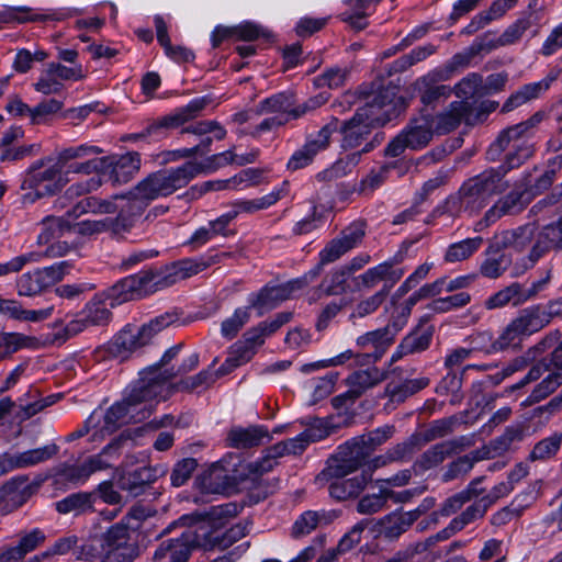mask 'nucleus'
Returning <instances> with one entry per match:
<instances>
[{
    "label": "nucleus",
    "instance_id": "1",
    "mask_svg": "<svg viewBox=\"0 0 562 562\" xmlns=\"http://www.w3.org/2000/svg\"><path fill=\"white\" fill-rule=\"evenodd\" d=\"M542 116L539 113L533 114L527 121L504 130L492 144L490 154L505 151L504 165L499 170H506V173L522 165L533 153L531 138L536 126L540 123Z\"/></svg>",
    "mask_w": 562,
    "mask_h": 562
},
{
    "label": "nucleus",
    "instance_id": "2",
    "mask_svg": "<svg viewBox=\"0 0 562 562\" xmlns=\"http://www.w3.org/2000/svg\"><path fill=\"white\" fill-rule=\"evenodd\" d=\"M168 378L158 372L157 368H149L140 373V378L131 386L125 400L143 420L147 418L156 403L167 400L172 393V385Z\"/></svg>",
    "mask_w": 562,
    "mask_h": 562
},
{
    "label": "nucleus",
    "instance_id": "3",
    "mask_svg": "<svg viewBox=\"0 0 562 562\" xmlns=\"http://www.w3.org/2000/svg\"><path fill=\"white\" fill-rule=\"evenodd\" d=\"M200 173H202V168L199 162L187 161L176 168L149 173L137 183V190L142 196L147 199L156 200L160 196H169L186 188Z\"/></svg>",
    "mask_w": 562,
    "mask_h": 562
},
{
    "label": "nucleus",
    "instance_id": "4",
    "mask_svg": "<svg viewBox=\"0 0 562 562\" xmlns=\"http://www.w3.org/2000/svg\"><path fill=\"white\" fill-rule=\"evenodd\" d=\"M541 378V382L535 386L528 397L530 403L540 402L562 384V347H558L551 353L550 364L542 361L533 364L521 380L506 387L504 394L509 395Z\"/></svg>",
    "mask_w": 562,
    "mask_h": 562
},
{
    "label": "nucleus",
    "instance_id": "5",
    "mask_svg": "<svg viewBox=\"0 0 562 562\" xmlns=\"http://www.w3.org/2000/svg\"><path fill=\"white\" fill-rule=\"evenodd\" d=\"M505 176L506 170L488 168L461 184V193L467 199L465 204L471 207V215L479 214L494 196L509 188Z\"/></svg>",
    "mask_w": 562,
    "mask_h": 562
},
{
    "label": "nucleus",
    "instance_id": "6",
    "mask_svg": "<svg viewBox=\"0 0 562 562\" xmlns=\"http://www.w3.org/2000/svg\"><path fill=\"white\" fill-rule=\"evenodd\" d=\"M370 457L369 450L360 443L359 438L353 437L337 448L325 469L315 477V482H322L326 476H348L363 470Z\"/></svg>",
    "mask_w": 562,
    "mask_h": 562
},
{
    "label": "nucleus",
    "instance_id": "7",
    "mask_svg": "<svg viewBox=\"0 0 562 562\" xmlns=\"http://www.w3.org/2000/svg\"><path fill=\"white\" fill-rule=\"evenodd\" d=\"M405 321H393L385 327L367 331L356 339L359 351L356 356L358 366H369L378 362L394 344L396 334Z\"/></svg>",
    "mask_w": 562,
    "mask_h": 562
},
{
    "label": "nucleus",
    "instance_id": "8",
    "mask_svg": "<svg viewBox=\"0 0 562 562\" xmlns=\"http://www.w3.org/2000/svg\"><path fill=\"white\" fill-rule=\"evenodd\" d=\"M99 541L104 550V562H134L140 554L139 546L124 522L109 527Z\"/></svg>",
    "mask_w": 562,
    "mask_h": 562
},
{
    "label": "nucleus",
    "instance_id": "9",
    "mask_svg": "<svg viewBox=\"0 0 562 562\" xmlns=\"http://www.w3.org/2000/svg\"><path fill=\"white\" fill-rule=\"evenodd\" d=\"M61 166L53 158L35 161L25 172L21 189L33 190L35 198L52 195L60 190Z\"/></svg>",
    "mask_w": 562,
    "mask_h": 562
},
{
    "label": "nucleus",
    "instance_id": "10",
    "mask_svg": "<svg viewBox=\"0 0 562 562\" xmlns=\"http://www.w3.org/2000/svg\"><path fill=\"white\" fill-rule=\"evenodd\" d=\"M435 135L430 114H422L411 120L409 124L393 138L385 147L389 157L400 156L405 148L422 149L426 147Z\"/></svg>",
    "mask_w": 562,
    "mask_h": 562
},
{
    "label": "nucleus",
    "instance_id": "11",
    "mask_svg": "<svg viewBox=\"0 0 562 562\" xmlns=\"http://www.w3.org/2000/svg\"><path fill=\"white\" fill-rule=\"evenodd\" d=\"M205 529H186L180 537L162 541L156 549L154 560L156 562H188L191 550L210 546Z\"/></svg>",
    "mask_w": 562,
    "mask_h": 562
},
{
    "label": "nucleus",
    "instance_id": "12",
    "mask_svg": "<svg viewBox=\"0 0 562 562\" xmlns=\"http://www.w3.org/2000/svg\"><path fill=\"white\" fill-rule=\"evenodd\" d=\"M389 378L387 370H381L378 367H370L366 370H357L348 375L346 385L348 390L335 396L331 404L335 408L339 409L353 404L360 396L368 390L374 387Z\"/></svg>",
    "mask_w": 562,
    "mask_h": 562
},
{
    "label": "nucleus",
    "instance_id": "13",
    "mask_svg": "<svg viewBox=\"0 0 562 562\" xmlns=\"http://www.w3.org/2000/svg\"><path fill=\"white\" fill-rule=\"evenodd\" d=\"M204 106L205 101L203 99H194L186 106L179 108L175 112L149 123L137 136L160 140L168 135L170 130L178 128L196 117Z\"/></svg>",
    "mask_w": 562,
    "mask_h": 562
},
{
    "label": "nucleus",
    "instance_id": "14",
    "mask_svg": "<svg viewBox=\"0 0 562 562\" xmlns=\"http://www.w3.org/2000/svg\"><path fill=\"white\" fill-rule=\"evenodd\" d=\"M398 86L382 87L361 109H370L368 114L378 119V125H384L406 106L404 98L398 95Z\"/></svg>",
    "mask_w": 562,
    "mask_h": 562
},
{
    "label": "nucleus",
    "instance_id": "15",
    "mask_svg": "<svg viewBox=\"0 0 562 562\" xmlns=\"http://www.w3.org/2000/svg\"><path fill=\"white\" fill-rule=\"evenodd\" d=\"M338 124L339 121L334 117L315 136L310 137L300 149L293 153L286 164L288 169L295 171L311 165L314 157L328 147L333 133L338 130Z\"/></svg>",
    "mask_w": 562,
    "mask_h": 562
},
{
    "label": "nucleus",
    "instance_id": "16",
    "mask_svg": "<svg viewBox=\"0 0 562 562\" xmlns=\"http://www.w3.org/2000/svg\"><path fill=\"white\" fill-rule=\"evenodd\" d=\"M366 235L364 222L357 221L344 228L340 234L329 240L319 251L322 263H331L340 259L345 254L356 248Z\"/></svg>",
    "mask_w": 562,
    "mask_h": 562
},
{
    "label": "nucleus",
    "instance_id": "17",
    "mask_svg": "<svg viewBox=\"0 0 562 562\" xmlns=\"http://www.w3.org/2000/svg\"><path fill=\"white\" fill-rule=\"evenodd\" d=\"M474 440L469 436H461L451 440L441 441L427 449L414 463V468L427 471L441 464L448 457L460 453L472 447Z\"/></svg>",
    "mask_w": 562,
    "mask_h": 562
},
{
    "label": "nucleus",
    "instance_id": "18",
    "mask_svg": "<svg viewBox=\"0 0 562 562\" xmlns=\"http://www.w3.org/2000/svg\"><path fill=\"white\" fill-rule=\"evenodd\" d=\"M370 109L359 108L355 115L342 123L340 133L342 135L341 147L352 149L360 146L370 136L372 128L379 126L378 119L370 116Z\"/></svg>",
    "mask_w": 562,
    "mask_h": 562
},
{
    "label": "nucleus",
    "instance_id": "19",
    "mask_svg": "<svg viewBox=\"0 0 562 562\" xmlns=\"http://www.w3.org/2000/svg\"><path fill=\"white\" fill-rule=\"evenodd\" d=\"M58 452V447L50 443L44 447L16 453L0 454V476L16 470L34 467L52 459Z\"/></svg>",
    "mask_w": 562,
    "mask_h": 562
},
{
    "label": "nucleus",
    "instance_id": "20",
    "mask_svg": "<svg viewBox=\"0 0 562 562\" xmlns=\"http://www.w3.org/2000/svg\"><path fill=\"white\" fill-rule=\"evenodd\" d=\"M145 283L143 273L139 271L117 281L111 288L102 292V296H104V300L109 301L111 307H114L122 303L147 296Z\"/></svg>",
    "mask_w": 562,
    "mask_h": 562
},
{
    "label": "nucleus",
    "instance_id": "21",
    "mask_svg": "<svg viewBox=\"0 0 562 562\" xmlns=\"http://www.w3.org/2000/svg\"><path fill=\"white\" fill-rule=\"evenodd\" d=\"M370 476L368 472H361L352 477L347 476H326L322 482H315L318 485L328 483L329 496L338 502L355 499L364 491Z\"/></svg>",
    "mask_w": 562,
    "mask_h": 562
},
{
    "label": "nucleus",
    "instance_id": "22",
    "mask_svg": "<svg viewBox=\"0 0 562 562\" xmlns=\"http://www.w3.org/2000/svg\"><path fill=\"white\" fill-rule=\"evenodd\" d=\"M426 512L427 507L422 506L408 512H392L379 520L380 535L389 541H395Z\"/></svg>",
    "mask_w": 562,
    "mask_h": 562
},
{
    "label": "nucleus",
    "instance_id": "23",
    "mask_svg": "<svg viewBox=\"0 0 562 562\" xmlns=\"http://www.w3.org/2000/svg\"><path fill=\"white\" fill-rule=\"evenodd\" d=\"M472 103L468 101H453L437 115H431V124L437 135L448 134L458 128L462 121L470 123Z\"/></svg>",
    "mask_w": 562,
    "mask_h": 562
},
{
    "label": "nucleus",
    "instance_id": "24",
    "mask_svg": "<svg viewBox=\"0 0 562 562\" xmlns=\"http://www.w3.org/2000/svg\"><path fill=\"white\" fill-rule=\"evenodd\" d=\"M167 473L165 465H144L123 473L117 484L121 490L127 491L132 496L142 494L147 485Z\"/></svg>",
    "mask_w": 562,
    "mask_h": 562
},
{
    "label": "nucleus",
    "instance_id": "25",
    "mask_svg": "<svg viewBox=\"0 0 562 562\" xmlns=\"http://www.w3.org/2000/svg\"><path fill=\"white\" fill-rule=\"evenodd\" d=\"M104 158L108 160L104 164V177H109L114 184L128 182L140 169V155L136 151Z\"/></svg>",
    "mask_w": 562,
    "mask_h": 562
},
{
    "label": "nucleus",
    "instance_id": "26",
    "mask_svg": "<svg viewBox=\"0 0 562 562\" xmlns=\"http://www.w3.org/2000/svg\"><path fill=\"white\" fill-rule=\"evenodd\" d=\"M446 80H448L447 75L434 69L415 81V89L419 93L424 105H435L440 100H446L451 95L452 88L440 85L441 81Z\"/></svg>",
    "mask_w": 562,
    "mask_h": 562
},
{
    "label": "nucleus",
    "instance_id": "27",
    "mask_svg": "<svg viewBox=\"0 0 562 562\" xmlns=\"http://www.w3.org/2000/svg\"><path fill=\"white\" fill-rule=\"evenodd\" d=\"M193 529H205L206 539L210 540V546H201L204 550H212L215 548L225 550L236 541L244 538L249 531L248 522H238L227 529L225 532H220L218 529L214 528L210 521H202L192 527Z\"/></svg>",
    "mask_w": 562,
    "mask_h": 562
},
{
    "label": "nucleus",
    "instance_id": "28",
    "mask_svg": "<svg viewBox=\"0 0 562 562\" xmlns=\"http://www.w3.org/2000/svg\"><path fill=\"white\" fill-rule=\"evenodd\" d=\"M529 203L527 192L524 190H513L503 198L498 199L484 214L483 221L486 225L495 223L505 215H515L520 213Z\"/></svg>",
    "mask_w": 562,
    "mask_h": 562
},
{
    "label": "nucleus",
    "instance_id": "29",
    "mask_svg": "<svg viewBox=\"0 0 562 562\" xmlns=\"http://www.w3.org/2000/svg\"><path fill=\"white\" fill-rule=\"evenodd\" d=\"M403 276V269L394 268L391 261H384L358 276L357 285L359 289H373L378 283L383 282V285H389L390 292Z\"/></svg>",
    "mask_w": 562,
    "mask_h": 562
},
{
    "label": "nucleus",
    "instance_id": "30",
    "mask_svg": "<svg viewBox=\"0 0 562 562\" xmlns=\"http://www.w3.org/2000/svg\"><path fill=\"white\" fill-rule=\"evenodd\" d=\"M45 540L46 535L40 528L22 532L15 546H10L0 553V562H20L26 554L41 547Z\"/></svg>",
    "mask_w": 562,
    "mask_h": 562
},
{
    "label": "nucleus",
    "instance_id": "31",
    "mask_svg": "<svg viewBox=\"0 0 562 562\" xmlns=\"http://www.w3.org/2000/svg\"><path fill=\"white\" fill-rule=\"evenodd\" d=\"M430 383L429 378L419 376L416 379H407L404 381H390L383 392V396L389 398L386 407L396 406L404 403L408 397L420 392Z\"/></svg>",
    "mask_w": 562,
    "mask_h": 562
},
{
    "label": "nucleus",
    "instance_id": "32",
    "mask_svg": "<svg viewBox=\"0 0 562 562\" xmlns=\"http://www.w3.org/2000/svg\"><path fill=\"white\" fill-rule=\"evenodd\" d=\"M32 490L25 475H18L7 481L0 488V504L11 512L21 507L31 496Z\"/></svg>",
    "mask_w": 562,
    "mask_h": 562
},
{
    "label": "nucleus",
    "instance_id": "33",
    "mask_svg": "<svg viewBox=\"0 0 562 562\" xmlns=\"http://www.w3.org/2000/svg\"><path fill=\"white\" fill-rule=\"evenodd\" d=\"M339 510H306L293 524L291 535L301 538L310 535L321 526H327L338 518Z\"/></svg>",
    "mask_w": 562,
    "mask_h": 562
},
{
    "label": "nucleus",
    "instance_id": "34",
    "mask_svg": "<svg viewBox=\"0 0 562 562\" xmlns=\"http://www.w3.org/2000/svg\"><path fill=\"white\" fill-rule=\"evenodd\" d=\"M149 338L140 327L126 326L113 339L110 350L117 357H126L127 353L149 344Z\"/></svg>",
    "mask_w": 562,
    "mask_h": 562
},
{
    "label": "nucleus",
    "instance_id": "35",
    "mask_svg": "<svg viewBox=\"0 0 562 562\" xmlns=\"http://www.w3.org/2000/svg\"><path fill=\"white\" fill-rule=\"evenodd\" d=\"M498 243L491 245L484 252V259L480 265L479 272L487 279H497L510 267L512 256L502 250Z\"/></svg>",
    "mask_w": 562,
    "mask_h": 562
},
{
    "label": "nucleus",
    "instance_id": "36",
    "mask_svg": "<svg viewBox=\"0 0 562 562\" xmlns=\"http://www.w3.org/2000/svg\"><path fill=\"white\" fill-rule=\"evenodd\" d=\"M288 299L286 289L282 288L281 284H267L258 292L249 294L248 303L251 308L257 311L258 316H262Z\"/></svg>",
    "mask_w": 562,
    "mask_h": 562
},
{
    "label": "nucleus",
    "instance_id": "37",
    "mask_svg": "<svg viewBox=\"0 0 562 562\" xmlns=\"http://www.w3.org/2000/svg\"><path fill=\"white\" fill-rule=\"evenodd\" d=\"M537 227L535 224H526L514 229L504 231L499 236L498 245L502 248L514 249L518 252L532 249L537 240Z\"/></svg>",
    "mask_w": 562,
    "mask_h": 562
},
{
    "label": "nucleus",
    "instance_id": "38",
    "mask_svg": "<svg viewBox=\"0 0 562 562\" xmlns=\"http://www.w3.org/2000/svg\"><path fill=\"white\" fill-rule=\"evenodd\" d=\"M555 80V76H548L538 81L524 85L516 92L512 93L502 106V112H510L527 102L537 99L541 93L547 91L550 85Z\"/></svg>",
    "mask_w": 562,
    "mask_h": 562
},
{
    "label": "nucleus",
    "instance_id": "39",
    "mask_svg": "<svg viewBox=\"0 0 562 562\" xmlns=\"http://www.w3.org/2000/svg\"><path fill=\"white\" fill-rule=\"evenodd\" d=\"M348 279V270L341 267L331 270L315 289L314 294L310 297V303H314L323 296H339L345 294L349 288Z\"/></svg>",
    "mask_w": 562,
    "mask_h": 562
},
{
    "label": "nucleus",
    "instance_id": "40",
    "mask_svg": "<svg viewBox=\"0 0 562 562\" xmlns=\"http://www.w3.org/2000/svg\"><path fill=\"white\" fill-rule=\"evenodd\" d=\"M97 411L102 414L101 419H103V425L100 429L102 434H111L115 431L122 424L127 423L128 419L138 422L137 418H139L137 413L132 408L125 398H123L121 402L114 403L105 412L102 409Z\"/></svg>",
    "mask_w": 562,
    "mask_h": 562
},
{
    "label": "nucleus",
    "instance_id": "41",
    "mask_svg": "<svg viewBox=\"0 0 562 562\" xmlns=\"http://www.w3.org/2000/svg\"><path fill=\"white\" fill-rule=\"evenodd\" d=\"M289 192L290 184L288 181H283L281 186L274 188L271 192L261 198L236 201L231 211H235L237 216L239 213H255L260 210H266L286 196Z\"/></svg>",
    "mask_w": 562,
    "mask_h": 562
},
{
    "label": "nucleus",
    "instance_id": "42",
    "mask_svg": "<svg viewBox=\"0 0 562 562\" xmlns=\"http://www.w3.org/2000/svg\"><path fill=\"white\" fill-rule=\"evenodd\" d=\"M271 439L269 431L263 426L236 427L229 430L227 441L236 449H247L261 445Z\"/></svg>",
    "mask_w": 562,
    "mask_h": 562
},
{
    "label": "nucleus",
    "instance_id": "43",
    "mask_svg": "<svg viewBox=\"0 0 562 562\" xmlns=\"http://www.w3.org/2000/svg\"><path fill=\"white\" fill-rule=\"evenodd\" d=\"M432 338V331L430 329H416L406 335L400 345L396 347L395 351L393 352L390 366L397 362L402 358L422 352L426 350L431 341Z\"/></svg>",
    "mask_w": 562,
    "mask_h": 562
},
{
    "label": "nucleus",
    "instance_id": "44",
    "mask_svg": "<svg viewBox=\"0 0 562 562\" xmlns=\"http://www.w3.org/2000/svg\"><path fill=\"white\" fill-rule=\"evenodd\" d=\"M294 112V98L292 93L280 92L261 100L256 108V115L274 113L279 117L291 121Z\"/></svg>",
    "mask_w": 562,
    "mask_h": 562
},
{
    "label": "nucleus",
    "instance_id": "45",
    "mask_svg": "<svg viewBox=\"0 0 562 562\" xmlns=\"http://www.w3.org/2000/svg\"><path fill=\"white\" fill-rule=\"evenodd\" d=\"M550 317L541 311L540 306H531L522 310L512 322L525 337L542 329L549 323Z\"/></svg>",
    "mask_w": 562,
    "mask_h": 562
},
{
    "label": "nucleus",
    "instance_id": "46",
    "mask_svg": "<svg viewBox=\"0 0 562 562\" xmlns=\"http://www.w3.org/2000/svg\"><path fill=\"white\" fill-rule=\"evenodd\" d=\"M372 148L373 143H367L361 151L352 153L346 158L337 160L330 168L318 172L316 178L319 181H334L347 176L359 164L361 153H369Z\"/></svg>",
    "mask_w": 562,
    "mask_h": 562
},
{
    "label": "nucleus",
    "instance_id": "47",
    "mask_svg": "<svg viewBox=\"0 0 562 562\" xmlns=\"http://www.w3.org/2000/svg\"><path fill=\"white\" fill-rule=\"evenodd\" d=\"M467 199L461 193V188L448 195L440 204H438L432 212L428 215L426 223H431L434 220L447 216L449 218L459 217L462 213L471 215V207L465 204Z\"/></svg>",
    "mask_w": 562,
    "mask_h": 562
},
{
    "label": "nucleus",
    "instance_id": "48",
    "mask_svg": "<svg viewBox=\"0 0 562 562\" xmlns=\"http://www.w3.org/2000/svg\"><path fill=\"white\" fill-rule=\"evenodd\" d=\"M117 199H120L122 203L117 204L116 212H120L123 216L127 217V220H131L133 224L136 223L145 209L153 201V199H147L139 194L137 184L126 195L113 196L114 201Z\"/></svg>",
    "mask_w": 562,
    "mask_h": 562
},
{
    "label": "nucleus",
    "instance_id": "49",
    "mask_svg": "<svg viewBox=\"0 0 562 562\" xmlns=\"http://www.w3.org/2000/svg\"><path fill=\"white\" fill-rule=\"evenodd\" d=\"M142 273L148 295L180 281L172 263L157 270H143Z\"/></svg>",
    "mask_w": 562,
    "mask_h": 562
},
{
    "label": "nucleus",
    "instance_id": "50",
    "mask_svg": "<svg viewBox=\"0 0 562 562\" xmlns=\"http://www.w3.org/2000/svg\"><path fill=\"white\" fill-rule=\"evenodd\" d=\"M117 211V204L113 198L99 199L97 196H88L80 200L71 211H68V216L79 217L87 213L92 214H113Z\"/></svg>",
    "mask_w": 562,
    "mask_h": 562
},
{
    "label": "nucleus",
    "instance_id": "51",
    "mask_svg": "<svg viewBox=\"0 0 562 562\" xmlns=\"http://www.w3.org/2000/svg\"><path fill=\"white\" fill-rule=\"evenodd\" d=\"M229 252H222L216 254L214 256H210L207 258H200V259H182L176 262H172L176 272L178 274L179 280L188 279L194 274H198L199 272L205 270L207 267L212 266L213 263L220 262L222 258L229 257Z\"/></svg>",
    "mask_w": 562,
    "mask_h": 562
},
{
    "label": "nucleus",
    "instance_id": "52",
    "mask_svg": "<svg viewBox=\"0 0 562 562\" xmlns=\"http://www.w3.org/2000/svg\"><path fill=\"white\" fill-rule=\"evenodd\" d=\"M93 495L87 492L72 493L56 502L55 508L59 514H72L75 516L85 514L92 509Z\"/></svg>",
    "mask_w": 562,
    "mask_h": 562
},
{
    "label": "nucleus",
    "instance_id": "53",
    "mask_svg": "<svg viewBox=\"0 0 562 562\" xmlns=\"http://www.w3.org/2000/svg\"><path fill=\"white\" fill-rule=\"evenodd\" d=\"M482 244L483 238L480 236L453 243L448 246L443 260L447 263L467 260L481 248Z\"/></svg>",
    "mask_w": 562,
    "mask_h": 562
},
{
    "label": "nucleus",
    "instance_id": "54",
    "mask_svg": "<svg viewBox=\"0 0 562 562\" xmlns=\"http://www.w3.org/2000/svg\"><path fill=\"white\" fill-rule=\"evenodd\" d=\"M110 307L109 301L104 300L101 293L87 303L82 313L90 326H103L108 324L112 317Z\"/></svg>",
    "mask_w": 562,
    "mask_h": 562
},
{
    "label": "nucleus",
    "instance_id": "55",
    "mask_svg": "<svg viewBox=\"0 0 562 562\" xmlns=\"http://www.w3.org/2000/svg\"><path fill=\"white\" fill-rule=\"evenodd\" d=\"M452 92L461 101L470 102L471 99L484 95L483 77L477 72H471L462 78L453 88Z\"/></svg>",
    "mask_w": 562,
    "mask_h": 562
},
{
    "label": "nucleus",
    "instance_id": "56",
    "mask_svg": "<svg viewBox=\"0 0 562 562\" xmlns=\"http://www.w3.org/2000/svg\"><path fill=\"white\" fill-rule=\"evenodd\" d=\"M460 418L456 415L446 418L432 420L429 426L420 432H417L424 446L430 441L443 438L450 435L456 426L460 423Z\"/></svg>",
    "mask_w": 562,
    "mask_h": 562
},
{
    "label": "nucleus",
    "instance_id": "57",
    "mask_svg": "<svg viewBox=\"0 0 562 562\" xmlns=\"http://www.w3.org/2000/svg\"><path fill=\"white\" fill-rule=\"evenodd\" d=\"M522 299V285L518 282H514L510 285L499 290L485 301V307L487 310H494L504 307L508 303L519 305L524 303Z\"/></svg>",
    "mask_w": 562,
    "mask_h": 562
},
{
    "label": "nucleus",
    "instance_id": "58",
    "mask_svg": "<svg viewBox=\"0 0 562 562\" xmlns=\"http://www.w3.org/2000/svg\"><path fill=\"white\" fill-rule=\"evenodd\" d=\"M562 445V432L557 431L551 436L538 441L529 453L530 461H544L553 458L560 450Z\"/></svg>",
    "mask_w": 562,
    "mask_h": 562
},
{
    "label": "nucleus",
    "instance_id": "59",
    "mask_svg": "<svg viewBox=\"0 0 562 562\" xmlns=\"http://www.w3.org/2000/svg\"><path fill=\"white\" fill-rule=\"evenodd\" d=\"M66 216H47L42 221V232L38 236L41 241H49L52 238L61 236L65 232L72 229V224Z\"/></svg>",
    "mask_w": 562,
    "mask_h": 562
},
{
    "label": "nucleus",
    "instance_id": "60",
    "mask_svg": "<svg viewBox=\"0 0 562 562\" xmlns=\"http://www.w3.org/2000/svg\"><path fill=\"white\" fill-rule=\"evenodd\" d=\"M389 295V285H383L381 290L375 292L373 295L361 300L350 314V318H363L368 315L373 314L386 300Z\"/></svg>",
    "mask_w": 562,
    "mask_h": 562
},
{
    "label": "nucleus",
    "instance_id": "61",
    "mask_svg": "<svg viewBox=\"0 0 562 562\" xmlns=\"http://www.w3.org/2000/svg\"><path fill=\"white\" fill-rule=\"evenodd\" d=\"M250 310L251 307H238L235 310L234 314L223 321L221 325V334L223 337L227 339H233L238 331L247 324L250 319Z\"/></svg>",
    "mask_w": 562,
    "mask_h": 562
},
{
    "label": "nucleus",
    "instance_id": "62",
    "mask_svg": "<svg viewBox=\"0 0 562 562\" xmlns=\"http://www.w3.org/2000/svg\"><path fill=\"white\" fill-rule=\"evenodd\" d=\"M424 446L418 434H413L403 442L391 447L389 451V459L393 462L409 460L416 451Z\"/></svg>",
    "mask_w": 562,
    "mask_h": 562
},
{
    "label": "nucleus",
    "instance_id": "63",
    "mask_svg": "<svg viewBox=\"0 0 562 562\" xmlns=\"http://www.w3.org/2000/svg\"><path fill=\"white\" fill-rule=\"evenodd\" d=\"M386 504V491L385 487H382L378 493H369L363 495L358 501L356 509L361 515H373L384 509Z\"/></svg>",
    "mask_w": 562,
    "mask_h": 562
},
{
    "label": "nucleus",
    "instance_id": "64",
    "mask_svg": "<svg viewBox=\"0 0 562 562\" xmlns=\"http://www.w3.org/2000/svg\"><path fill=\"white\" fill-rule=\"evenodd\" d=\"M18 293L23 296H33L47 289L38 269L23 273L16 282Z\"/></svg>",
    "mask_w": 562,
    "mask_h": 562
}]
</instances>
